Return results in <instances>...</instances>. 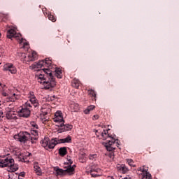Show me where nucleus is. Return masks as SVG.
Listing matches in <instances>:
<instances>
[{
	"mask_svg": "<svg viewBox=\"0 0 179 179\" xmlns=\"http://www.w3.org/2000/svg\"><path fill=\"white\" fill-rule=\"evenodd\" d=\"M110 129H103V131L96 130V136L102 139V141H106L102 143V145L105 146L106 150L108 152H113L118 148L120 143H118V139L115 137V135H110L108 134Z\"/></svg>",
	"mask_w": 179,
	"mask_h": 179,
	"instance_id": "nucleus-1",
	"label": "nucleus"
},
{
	"mask_svg": "<svg viewBox=\"0 0 179 179\" xmlns=\"http://www.w3.org/2000/svg\"><path fill=\"white\" fill-rule=\"evenodd\" d=\"M52 64V62L51 59L46 58L45 60L39 61L38 63H34L32 65L29 66V69H32L34 71H43L46 75H48V79H54L52 76V73H51V70L49 69Z\"/></svg>",
	"mask_w": 179,
	"mask_h": 179,
	"instance_id": "nucleus-2",
	"label": "nucleus"
},
{
	"mask_svg": "<svg viewBox=\"0 0 179 179\" xmlns=\"http://www.w3.org/2000/svg\"><path fill=\"white\" fill-rule=\"evenodd\" d=\"M0 167H8V171L15 173L19 170L17 164H15V160L7 155L0 156Z\"/></svg>",
	"mask_w": 179,
	"mask_h": 179,
	"instance_id": "nucleus-3",
	"label": "nucleus"
},
{
	"mask_svg": "<svg viewBox=\"0 0 179 179\" xmlns=\"http://www.w3.org/2000/svg\"><path fill=\"white\" fill-rule=\"evenodd\" d=\"M8 38H15L18 41L21 48L24 50H29V42L26 39L22 37V34L16 33V31L13 29H10L7 31Z\"/></svg>",
	"mask_w": 179,
	"mask_h": 179,
	"instance_id": "nucleus-4",
	"label": "nucleus"
},
{
	"mask_svg": "<svg viewBox=\"0 0 179 179\" xmlns=\"http://www.w3.org/2000/svg\"><path fill=\"white\" fill-rule=\"evenodd\" d=\"M73 162L72 159H67L66 162H64V169L56 168L55 171L57 176H72V174H75V167L76 165L71 166Z\"/></svg>",
	"mask_w": 179,
	"mask_h": 179,
	"instance_id": "nucleus-5",
	"label": "nucleus"
},
{
	"mask_svg": "<svg viewBox=\"0 0 179 179\" xmlns=\"http://www.w3.org/2000/svg\"><path fill=\"white\" fill-rule=\"evenodd\" d=\"M41 145L46 150H50V149H54L57 146V142L55 141V138L50 141L48 137H45L41 141Z\"/></svg>",
	"mask_w": 179,
	"mask_h": 179,
	"instance_id": "nucleus-6",
	"label": "nucleus"
},
{
	"mask_svg": "<svg viewBox=\"0 0 179 179\" xmlns=\"http://www.w3.org/2000/svg\"><path fill=\"white\" fill-rule=\"evenodd\" d=\"M14 139L15 141H18V142H21L22 143H25L27 141H32L33 137L28 132H20L18 134L14 136Z\"/></svg>",
	"mask_w": 179,
	"mask_h": 179,
	"instance_id": "nucleus-7",
	"label": "nucleus"
},
{
	"mask_svg": "<svg viewBox=\"0 0 179 179\" xmlns=\"http://www.w3.org/2000/svg\"><path fill=\"white\" fill-rule=\"evenodd\" d=\"M31 107V104H30V102L27 101L24 107L21 108L18 111V115L20 117H23L24 118H27L30 117V108Z\"/></svg>",
	"mask_w": 179,
	"mask_h": 179,
	"instance_id": "nucleus-8",
	"label": "nucleus"
},
{
	"mask_svg": "<svg viewBox=\"0 0 179 179\" xmlns=\"http://www.w3.org/2000/svg\"><path fill=\"white\" fill-rule=\"evenodd\" d=\"M86 170L87 173H90L92 177H99L97 173H100V171H101V169H100V168H99L96 164L87 166Z\"/></svg>",
	"mask_w": 179,
	"mask_h": 179,
	"instance_id": "nucleus-9",
	"label": "nucleus"
},
{
	"mask_svg": "<svg viewBox=\"0 0 179 179\" xmlns=\"http://www.w3.org/2000/svg\"><path fill=\"white\" fill-rule=\"evenodd\" d=\"M2 94L4 97H6V101H7V103H15L16 100L20 99V95L16 94L15 93L10 94L9 92H3Z\"/></svg>",
	"mask_w": 179,
	"mask_h": 179,
	"instance_id": "nucleus-10",
	"label": "nucleus"
},
{
	"mask_svg": "<svg viewBox=\"0 0 179 179\" xmlns=\"http://www.w3.org/2000/svg\"><path fill=\"white\" fill-rule=\"evenodd\" d=\"M136 173L138 176H141V179H152V175L145 169V166L138 168Z\"/></svg>",
	"mask_w": 179,
	"mask_h": 179,
	"instance_id": "nucleus-11",
	"label": "nucleus"
},
{
	"mask_svg": "<svg viewBox=\"0 0 179 179\" xmlns=\"http://www.w3.org/2000/svg\"><path fill=\"white\" fill-rule=\"evenodd\" d=\"M6 117L7 120H16V113L13 106L6 108Z\"/></svg>",
	"mask_w": 179,
	"mask_h": 179,
	"instance_id": "nucleus-12",
	"label": "nucleus"
},
{
	"mask_svg": "<svg viewBox=\"0 0 179 179\" xmlns=\"http://www.w3.org/2000/svg\"><path fill=\"white\" fill-rule=\"evenodd\" d=\"M28 49H24L25 51H28L27 54V62H30L31 61H36L37 59V52L35 51L29 50L30 45H29Z\"/></svg>",
	"mask_w": 179,
	"mask_h": 179,
	"instance_id": "nucleus-13",
	"label": "nucleus"
},
{
	"mask_svg": "<svg viewBox=\"0 0 179 179\" xmlns=\"http://www.w3.org/2000/svg\"><path fill=\"white\" fill-rule=\"evenodd\" d=\"M45 87V89L48 90L52 87H55L57 83L55 82V78H48V80H45L44 83H42Z\"/></svg>",
	"mask_w": 179,
	"mask_h": 179,
	"instance_id": "nucleus-14",
	"label": "nucleus"
},
{
	"mask_svg": "<svg viewBox=\"0 0 179 179\" xmlns=\"http://www.w3.org/2000/svg\"><path fill=\"white\" fill-rule=\"evenodd\" d=\"M55 122H60V127H62L64 124V117L62 116V112L57 110L55 114L54 118Z\"/></svg>",
	"mask_w": 179,
	"mask_h": 179,
	"instance_id": "nucleus-15",
	"label": "nucleus"
},
{
	"mask_svg": "<svg viewBox=\"0 0 179 179\" xmlns=\"http://www.w3.org/2000/svg\"><path fill=\"white\" fill-rule=\"evenodd\" d=\"M4 69L5 71H8V72L12 73L13 75H14L15 73H16V72H17L16 67H15V66H13V64H6L4 66Z\"/></svg>",
	"mask_w": 179,
	"mask_h": 179,
	"instance_id": "nucleus-16",
	"label": "nucleus"
},
{
	"mask_svg": "<svg viewBox=\"0 0 179 179\" xmlns=\"http://www.w3.org/2000/svg\"><path fill=\"white\" fill-rule=\"evenodd\" d=\"M72 141V137L71 136H68L65 138H55L56 145H58V143H69Z\"/></svg>",
	"mask_w": 179,
	"mask_h": 179,
	"instance_id": "nucleus-17",
	"label": "nucleus"
},
{
	"mask_svg": "<svg viewBox=\"0 0 179 179\" xmlns=\"http://www.w3.org/2000/svg\"><path fill=\"white\" fill-rule=\"evenodd\" d=\"M34 170L37 176H43V171H41V168L38 166V163L35 162L34 164Z\"/></svg>",
	"mask_w": 179,
	"mask_h": 179,
	"instance_id": "nucleus-18",
	"label": "nucleus"
},
{
	"mask_svg": "<svg viewBox=\"0 0 179 179\" xmlns=\"http://www.w3.org/2000/svg\"><path fill=\"white\" fill-rule=\"evenodd\" d=\"M64 122H63V124H62V126H60V127L62 128V129H63V131H71V129H72V128H73V126H72V124H64Z\"/></svg>",
	"mask_w": 179,
	"mask_h": 179,
	"instance_id": "nucleus-19",
	"label": "nucleus"
},
{
	"mask_svg": "<svg viewBox=\"0 0 179 179\" xmlns=\"http://www.w3.org/2000/svg\"><path fill=\"white\" fill-rule=\"evenodd\" d=\"M36 78L39 83H43L45 80V78H44V75L43 74H36Z\"/></svg>",
	"mask_w": 179,
	"mask_h": 179,
	"instance_id": "nucleus-20",
	"label": "nucleus"
},
{
	"mask_svg": "<svg viewBox=\"0 0 179 179\" xmlns=\"http://www.w3.org/2000/svg\"><path fill=\"white\" fill-rule=\"evenodd\" d=\"M73 87H75L76 89H78L79 86L80 85V81H79L78 79L74 78L71 83Z\"/></svg>",
	"mask_w": 179,
	"mask_h": 179,
	"instance_id": "nucleus-21",
	"label": "nucleus"
},
{
	"mask_svg": "<svg viewBox=\"0 0 179 179\" xmlns=\"http://www.w3.org/2000/svg\"><path fill=\"white\" fill-rule=\"evenodd\" d=\"M68 153V151L66 150V147H62L59 149V155L60 156H65Z\"/></svg>",
	"mask_w": 179,
	"mask_h": 179,
	"instance_id": "nucleus-22",
	"label": "nucleus"
},
{
	"mask_svg": "<svg viewBox=\"0 0 179 179\" xmlns=\"http://www.w3.org/2000/svg\"><path fill=\"white\" fill-rule=\"evenodd\" d=\"M120 171H122L123 174H125V173H128L129 169L127 168V166L122 164L118 167Z\"/></svg>",
	"mask_w": 179,
	"mask_h": 179,
	"instance_id": "nucleus-23",
	"label": "nucleus"
},
{
	"mask_svg": "<svg viewBox=\"0 0 179 179\" xmlns=\"http://www.w3.org/2000/svg\"><path fill=\"white\" fill-rule=\"evenodd\" d=\"M55 75L58 79H61L62 78V70L61 69H56Z\"/></svg>",
	"mask_w": 179,
	"mask_h": 179,
	"instance_id": "nucleus-24",
	"label": "nucleus"
},
{
	"mask_svg": "<svg viewBox=\"0 0 179 179\" xmlns=\"http://www.w3.org/2000/svg\"><path fill=\"white\" fill-rule=\"evenodd\" d=\"M71 108L72 111H74L75 113L79 111V104L78 103H72L71 105Z\"/></svg>",
	"mask_w": 179,
	"mask_h": 179,
	"instance_id": "nucleus-25",
	"label": "nucleus"
},
{
	"mask_svg": "<svg viewBox=\"0 0 179 179\" xmlns=\"http://www.w3.org/2000/svg\"><path fill=\"white\" fill-rule=\"evenodd\" d=\"M94 108H95V106L94 105H91L84 110V113L85 114H89V113H90V111H93Z\"/></svg>",
	"mask_w": 179,
	"mask_h": 179,
	"instance_id": "nucleus-26",
	"label": "nucleus"
},
{
	"mask_svg": "<svg viewBox=\"0 0 179 179\" xmlns=\"http://www.w3.org/2000/svg\"><path fill=\"white\" fill-rule=\"evenodd\" d=\"M19 56L20 57L22 62H27V56H26V54L21 52L20 53Z\"/></svg>",
	"mask_w": 179,
	"mask_h": 179,
	"instance_id": "nucleus-27",
	"label": "nucleus"
},
{
	"mask_svg": "<svg viewBox=\"0 0 179 179\" xmlns=\"http://www.w3.org/2000/svg\"><path fill=\"white\" fill-rule=\"evenodd\" d=\"M29 101L31 104L34 105V107H38V101L36 98H34L33 99H30Z\"/></svg>",
	"mask_w": 179,
	"mask_h": 179,
	"instance_id": "nucleus-28",
	"label": "nucleus"
},
{
	"mask_svg": "<svg viewBox=\"0 0 179 179\" xmlns=\"http://www.w3.org/2000/svg\"><path fill=\"white\" fill-rule=\"evenodd\" d=\"M42 113H43V114L45 115H47L48 114V113L51 112V109L50 108V106H48V108L45 109V108L43 107L41 109Z\"/></svg>",
	"mask_w": 179,
	"mask_h": 179,
	"instance_id": "nucleus-29",
	"label": "nucleus"
},
{
	"mask_svg": "<svg viewBox=\"0 0 179 179\" xmlns=\"http://www.w3.org/2000/svg\"><path fill=\"white\" fill-rule=\"evenodd\" d=\"M17 174L13 173L12 172H10L8 174V179H17Z\"/></svg>",
	"mask_w": 179,
	"mask_h": 179,
	"instance_id": "nucleus-30",
	"label": "nucleus"
},
{
	"mask_svg": "<svg viewBox=\"0 0 179 179\" xmlns=\"http://www.w3.org/2000/svg\"><path fill=\"white\" fill-rule=\"evenodd\" d=\"M79 159L81 162V163H83L85 162V160H86V154H80L79 155Z\"/></svg>",
	"mask_w": 179,
	"mask_h": 179,
	"instance_id": "nucleus-31",
	"label": "nucleus"
},
{
	"mask_svg": "<svg viewBox=\"0 0 179 179\" xmlns=\"http://www.w3.org/2000/svg\"><path fill=\"white\" fill-rule=\"evenodd\" d=\"M48 17L49 20H51V22H57V19L55 18V16H54V15L52 14H48Z\"/></svg>",
	"mask_w": 179,
	"mask_h": 179,
	"instance_id": "nucleus-32",
	"label": "nucleus"
},
{
	"mask_svg": "<svg viewBox=\"0 0 179 179\" xmlns=\"http://www.w3.org/2000/svg\"><path fill=\"white\" fill-rule=\"evenodd\" d=\"M88 94L90 96H92V97H96V92L93 90H88Z\"/></svg>",
	"mask_w": 179,
	"mask_h": 179,
	"instance_id": "nucleus-33",
	"label": "nucleus"
},
{
	"mask_svg": "<svg viewBox=\"0 0 179 179\" xmlns=\"http://www.w3.org/2000/svg\"><path fill=\"white\" fill-rule=\"evenodd\" d=\"M127 162L129 166H131V167H135V164L134 163V160L128 159H127Z\"/></svg>",
	"mask_w": 179,
	"mask_h": 179,
	"instance_id": "nucleus-34",
	"label": "nucleus"
},
{
	"mask_svg": "<svg viewBox=\"0 0 179 179\" xmlns=\"http://www.w3.org/2000/svg\"><path fill=\"white\" fill-rule=\"evenodd\" d=\"M28 97L29 100H32L33 99H36V96L34 95V92H30L28 94Z\"/></svg>",
	"mask_w": 179,
	"mask_h": 179,
	"instance_id": "nucleus-35",
	"label": "nucleus"
},
{
	"mask_svg": "<svg viewBox=\"0 0 179 179\" xmlns=\"http://www.w3.org/2000/svg\"><path fill=\"white\" fill-rule=\"evenodd\" d=\"M96 157H97V155H96V154L90 155V160H93V159H96Z\"/></svg>",
	"mask_w": 179,
	"mask_h": 179,
	"instance_id": "nucleus-36",
	"label": "nucleus"
},
{
	"mask_svg": "<svg viewBox=\"0 0 179 179\" xmlns=\"http://www.w3.org/2000/svg\"><path fill=\"white\" fill-rule=\"evenodd\" d=\"M55 97L54 96H48V101H52Z\"/></svg>",
	"mask_w": 179,
	"mask_h": 179,
	"instance_id": "nucleus-37",
	"label": "nucleus"
},
{
	"mask_svg": "<svg viewBox=\"0 0 179 179\" xmlns=\"http://www.w3.org/2000/svg\"><path fill=\"white\" fill-rule=\"evenodd\" d=\"M15 155L17 157H19V159H22V157H23V156H22V152H16Z\"/></svg>",
	"mask_w": 179,
	"mask_h": 179,
	"instance_id": "nucleus-38",
	"label": "nucleus"
},
{
	"mask_svg": "<svg viewBox=\"0 0 179 179\" xmlns=\"http://www.w3.org/2000/svg\"><path fill=\"white\" fill-rule=\"evenodd\" d=\"M30 124L34 128H37V124H36V122H31Z\"/></svg>",
	"mask_w": 179,
	"mask_h": 179,
	"instance_id": "nucleus-39",
	"label": "nucleus"
},
{
	"mask_svg": "<svg viewBox=\"0 0 179 179\" xmlns=\"http://www.w3.org/2000/svg\"><path fill=\"white\" fill-rule=\"evenodd\" d=\"M2 118H3V112H2V110H0V120H1Z\"/></svg>",
	"mask_w": 179,
	"mask_h": 179,
	"instance_id": "nucleus-40",
	"label": "nucleus"
},
{
	"mask_svg": "<svg viewBox=\"0 0 179 179\" xmlns=\"http://www.w3.org/2000/svg\"><path fill=\"white\" fill-rule=\"evenodd\" d=\"M92 119L94 120H99V115H94L92 117Z\"/></svg>",
	"mask_w": 179,
	"mask_h": 179,
	"instance_id": "nucleus-41",
	"label": "nucleus"
},
{
	"mask_svg": "<svg viewBox=\"0 0 179 179\" xmlns=\"http://www.w3.org/2000/svg\"><path fill=\"white\" fill-rule=\"evenodd\" d=\"M24 176V173L21 172L19 175V177H23Z\"/></svg>",
	"mask_w": 179,
	"mask_h": 179,
	"instance_id": "nucleus-42",
	"label": "nucleus"
},
{
	"mask_svg": "<svg viewBox=\"0 0 179 179\" xmlns=\"http://www.w3.org/2000/svg\"><path fill=\"white\" fill-rule=\"evenodd\" d=\"M34 132H35L36 135H38V132H37V131H34Z\"/></svg>",
	"mask_w": 179,
	"mask_h": 179,
	"instance_id": "nucleus-43",
	"label": "nucleus"
},
{
	"mask_svg": "<svg viewBox=\"0 0 179 179\" xmlns=\"http://www.w3.org/2000/svg\"><path fill=\"white\" fill-rule=\"evenodd\" d=\"M109 157H113V153L109 155Z\"/></svg>",
	"mask_w": 179,
	"mask_h": 179,
	"instance_id": "nucleus-44",
	"label": "nucleus"
},
{
	"mask_svg": "<svg viewBox=\"0 0 179 179\" xmlns=\"http://www.w3.org/2000/svg\"><path fill=\"white\" fill-rule=\"evenodd\" d=\"M18 179H23V178H21L20 176H18Z\"/></svg>",
	"mask_w": 179,
	"mask_h": 179,
	"instance_id": "nucleus-45",
	"label": "nucleus"
},
{
	"mask_svg": "<svg viewBox=\"0 0 179 179\" xmlns=\"http://www.w3.org/2000/svg\"><path fill=\"white\" fill-rule=\"evenodd\" d=\"M0 37H1V34H0Z\"/></svg>",
	"mask_w": 179,
	"mask_h": 179,
	"instance_id": "nucleus-46",
	"label": "nucleus"
},
{
	"mask_svg": "<svg viewBox=\"0 0 179 179\" xmlns=\"http://www.w3.org/2000/svg\"><path fill=\"white\" fill-rule=\"evenodd\" d=\"M1 84L0 83V86H1Z\"/></svg>",
	"mask_w": 179,
	"mask_h": 179,
	"instance_id": "nucleus-47",
	"label": "nucleus"
},
{
	"mask_svg": "<svg viewBox=\"0 0 179 179\" xmlns=\"http://www.w3.org/2000/svg\"><path fill=\"white\" fill-rule=\"evenodd\" d=\"M0 106H1V103H0Z\"/></svg>",
	"mask_w": 179,
	"mask_h": 179,
	"instance_id": "nucleus-48",
	"label": "nucleus"
}]
</instances>
